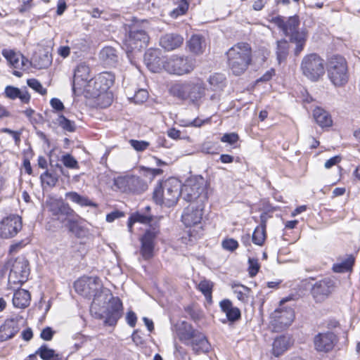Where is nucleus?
<instances>
[{
  "instance_id": "obj_1",
  "label": "nucleus",
  "mask_w": 360,
  "mask_h": 360,
  "mask_svg": "<svg viewBox=\"0 0 360 360\" xmlns=\"http://www.w3.org/2000/svg\"><path fill=\"white\" fill-rule=\"evenodd\" d=\"M75 291L82 296L93 299L91 311H94L97 307L108 303L106 310L101 318L105 319V323L109 326L116 324L122 314V303L118 297H112L110 290L103 288V284L98 277L83 276L74 283Z\"/></svg>"
},
{
  "instance_id": "obj_49",
  "label": "nucleus",
  "mask_w": 360,
  "mask_h": 360,
  "mask_svg": "<svg viewBox=\"0 0 360 360\" xmlns=\"http://www.w3.org/2000/svg\"><path fill=\"white\" fill-rule=\"evenodd\" d=\"M27 84L30 88L41 95H45L47 92L46 89L44 88L41 84L36 79H27Z\"/></svg>"
},
{
  "instance_id": "obj_54",
  "label": "nucleus",
  "mask_w": 360,
  "mask_h": 360,
  "mask_svg": "<svg viewBox=\"0 0 360 360\" xmlns=\"http://www.w3.org/2000/svg\"><path fill=\"white\" fill-rule=\"evenodd\" d=\"M249 274L251 277L255 276L259 269V265L257 259L253 258H249Z\"/></svg>"
},
{
  "instance_id": "obj_62",
  "label": "nucleus",
  "mask_w": 360,
  "mask_h": 360,
  "mask_svg": "<svg viewBox=\"0 0 360 360\" xmlns=\"http://www.w3.org/2000/svg\"><path fill=\"white\" fill-rule=\"evenodd\" d=\"M51 105L56 110H62L64 108L63 103L58 98H52L50 101Z\"/></svg>"
},
{
  "instance_id": "obj_32",
  "label": "nucleus",
  "mask_w": 360,
  "mask_h": 360,
  "mask_svg": "<svg viewBox=\"0 0 360 360\" xmlns=\"http://www.w3.org/2000/svg\"><path fill=\"white\" fill-rule=\"evenodd\" d=\"M231 288L233 294L240 302L243 304H247L248 302L251 292L250 288L238 283L232 284Z\"/></svg>"
},
{
  "instance_id": "obj_40",
  "label": "nucleus",
  "mask_w": 360,
  "mask_h": 360,
  "mask_svg": "<svg viewBox=\"0 0 360 360\" xmlns=\"http://www.w3.org/2000/svg\"><path fill=\"white\" fill-rule=\"evenodd\" d=\"M152 217L149 214H143L139 212L134 213L129 219L128 228L131 231L132 224L136 222L141 224H148L150 222Z\"/></svg>"
},
{
  "instance_id": "obj_50",
  "label": "nucleus",
  "mask_w": 360,
  "mask_h": 360,
  "mask_svg": "<svg viewBox=\"0 0 360 360\" xmlns=\"http://www.w3.org/2000/svg\"><path fill=\"white\" fill-rule=\"evenodd\" d=\"M148 98V93L146 89H141L136 91L134 97L132 98L135 103H143Z\"/></svg>"
},
{
  "instance_id": "obj_14",
  "label": "nucleus",
  "mask_w": 360,
  "mask_h": 360,
  "mask_svg": "<svg viewBox=\"0 0 360 360\" xmlns=\"http://www.w3.org/2000/svg\"><path fill=\"white\" fill-rule=\"evenodd\" d=\"M46 206L49 212L61 222L75 214L73 210L60 199L49 197L46 201Z\"/></svg>"
},
{
  "instance_id": "obj_60",
  "label": "nucleus",
  "mask_w": 360,
  "mask_h": 360,
  "mask_svg": "<svg viewBox=\"0 0 360 360\" xmlns=\"http://www.w3.org/2000/svg\"><path fill=\"white\" fill-rule=\"evenodd\" d=\"M127 323L131 326L134 327L136 323V316L134 312L133 311H129L127 314Z\"/></svg>"
},
{
  "instance_id": "obj_64",
  "label": "nucleus",
  "mask_w": 360,
  "mask_h": 360,
  "mask_svg": "<svg viewBox=\"0 0 360 360\" xmlns=\"http://www.w3.org/2000/svg\"><path fill=\"white\" fill-rule=\"evenodd\" d=\"M66 3L64 0H59L57 5V14L62 15L66 9Z\"/></svg>"
},
{
  "instance_id": "obj_24",
  "label": "nucleus",
  "mask_w": 360,
  "mask_h": 360,
  "mask_svg": "<svg viewBox=\"0 0 360 360\" xmlns=\"http://www.w3.org/2000/svg\"><path fill=\"white\" fill-rule=\"evenodd\" d=\"M67 227L75 237L78 238H84L88 236L89 230L84 226L73 215L67 218Z\"/></svg>"
},
{
  "instance_id": "obj_43",
  "label": "nucleus",
  "mask_w": 360,
  "mask_h": 360,
  "mask_svg": "<svg viewBox=\"0 0 360 360\" xmlns=\"http://www.w3.org/2000/svg\"><path fill=\"white\" fill-rule=\"evenodd\" d=\"M65 195L70 200L81 206L94 205L87 198L80 195L76 192H69L67 193Z\"/></svg>"
},
{
  "instance_id": "obj_22",
  "label": "nucleus",
  "mask_w": 360,
  "mask_h": 360,
  "mask_svg": "<svg viewBox=\"0 0 360 360\" xmlns=\"http://www.w3.org/2000/svg\"><path fill=\"white\" fill-rule=\"evenodd\" d=\"M336 341L333 333H319L314 338V346L317 351L327 352L333 348Z\"/></svg>"
},
{
  "instance_id": "obj_29",
  "label": "nucleus",
  "mask_w": 360,
  "mask_h": 360,
  "mask_svg": "<svg viewBox=\"0 0 360 360\" xmlns=\"http://www.w3.org/2000/svg\"><path fill=\"white\" fill-rule=\"evenodd\" d=\"M219 305L230 321H235L240 318V311L238 308L233 306L231 300L228 299L223 300L220 302Z\"/></svg>"
},
{
  "instance_id": "obj_56",
  "label": "nucleus",
  "mask_w": 360,
  "mask_h": 360,
  "mask_svg": "<svg viewBox=\"0 0 360 360\" xmlns=\"http://www.w3.org/2000/svg\"><path fill=\"white\" fill-rule=\"evenodd\" d=\"M34 62L35 65L38 67L39 68H47L51 63V57L48 55V53H46L43 56V58L41 60L37 63V60H35Z\"/></svg>"
},
{
  "instance_id": "obj_9",
  "label": "nucleus",
  "mask_w": 360,
  "mask_h": 360,
  "mask_svg": "<svg viewBox=\"0 0 360 360\" xmlns=\"http://www.w3.org/2000/svg\"><path fill=\"white\" fill-rule=\"evenodd\" d=\"M195 67V60L189 56L173 55L163 62V68L169 74L184 75L191 72Z\"/></svg>"
},
{
  "instance_id": "obj_52",
  "label": "nucleus",
  "mask_w": 360,
  "mask_h": 360,
  "mask_svg": "<svg viewBox=\"0 0 360 360\" xmlns=\"http://www.w3.org/2000/svg\"><path fill=\"white\" fill-rule=\"evenodd\" d=\"M129 143L134 150L139 152L145 150L150 145L148 141L134 139H131Z\"/></svg>"
},
{
  "instance_id": "obj_7",
  "label": "nucleus",
  "mask_w": 360,
  "mask_h": 360,
  "mask_svg": "<svg viewBox=\"0 0 360 360\" xmlns=\"http://www.w3.org/2000/svg\"><path fill=\"white\" fill-rule=\"evenodd\" d=\"M206 183L203 178H193L186 181V184L181 186V195L182 198L191 203L202 202L207 199L205 192Z\"/></svg>"
},
{
  "instance_id": "obj_26",
  "label": "nucleus",
  "mask_w": 360,
  "mask_h": 360,
  "mask_svg": "<svg viewBox=\"0 0 360 360\" xmlns=\"http://www.w3.org/2000/svg\"><path fill=\"white\" fill-rule=\"evenodd\" d=\"M158 51L156 50H148L144 55V62L148 68L153 72H158L163 67V62L158 56Z\"/></svg>"
},
{
  "instance_id": "obj_30",
  "label": "nucleus",
  "mask_w": 360,
  "mask_h": 360,
  "mask_svg": "<svg viewBox=\"0 0 360 360\" xmlns=\"http://www.w3.org/2000/svg\"><path fill=\"white\" fill-rule=\"evenodd\" d=\"M5 95L13 100L18 98L24 103H29L30 100V96L26 89H20L12 86L6 87Z\"/></svg>"
},
{
  "instance_id": "obj_63",
  "label": "nucleus",
  "mask_w": 360,
  "mask_h": 360,
  "mask_svg": "<svg viewBox=\"0 0 360 360\" xmlns=\"http://www.w3.org/2000/svg\"><path fill=\"white\" fill-rule=\"evenodd\" d=\"M181 131L179 130L176 129L175 128H172L168 130L167 135L169 137L173 139H180Z\"/></svg>"
},
{
  "instance_id": "obj_39",
  "label": "nucleus",
  "mask_w": 360,
  "mask_h": 360,
  "mask_svg": "<svg viewBox=\"0 0 360 360\" xmlns=\"http://www.w3.org/2000/svg\"><path fill=\"white\" fill-rule=\"evenodd\" d=\"M289 51V44L286 40H280L277 41L276 56L279 63L284 61Z\"/></svg>"
},
{
  "instance_id": "obj_8",
  "label": "nucleus",
  "mask_w": 360,
  "mask_h": 360,
  "mask_svg": "<svg viewBox=\"0 0 360 360\" xmlns=\"http://www.w3.org/2000/svg\"><path fill=\"white\" fill-rule=\"evenodd\" d=\"M302 74L309 80L316 82L325 74L324 60L316 53L306 55L301 63Z\"/></svg>"
},
{
  "instance_id": "obj_55",
  "label": "nucleus",
  "mask_w": 360,
  "mask_h": 360,
  "mask_svg": "<svg viewBox=\"0 0 360 360\" xmlns=\"http://www.w3.org/2000/svg\"><path fill=\"white\" fill-rule=\"evenodd\" d=\"M238 140V136L236 133L225 134L221 138L222 142H226L230 144H233Z\"/></svg>"
},
{
  "instance_id": "obj_5",
  "label": "nucleus",
  "mask_w": 360,
  "mask_h": 360,
  "mask_svg": "<svg viewBox=\"0 0 360 360\" xmlns=\"http://www.w3.org/2000/svg\"><path fill=\"white\" fill-rule=\"evenodd\" d=\"M278 25L283 33L290 37V41L295 44L294 52L296 56L299 55L304 49L307 34L305 30H298L300 25L298 16H291L287 20H279Z\"/></svg>"
},
{
  "instance_id": "obj_41",
  "label": "nucleus",
  "mask_w": 360,
  "mask_h": 360,
  "mask_svg": "<svg viewBox=\"0 0 360 360\" xmlns=\"http://www.w3.org/2000/svg\"><path fill=\"white\" fill-rule=\"evenodd\" d=\"M35 352L36 354L39 355L43 360H51L59 355L56 353L55 350L49 347L46 344L42 345Z\"/></svg>"
},
{
  "instance_id": "obj_61",
  "label": "nucleus",
  "mask_w": 360,
  "mask_h": 360,
  "mask_svg": "<svg viewBox=\"0 0 360 360\" xmlns=\"http://www.w3.org/2000/svg\"><path fill=\"white\" fill-rule=\"evenodd\" d=\"M124 214L122 212L115 211L112 212L106 216V221L108 222H112L115 219L122 217Z\"/></svg>"
},
{
  "instance_id": "obj_33",
  "label": "nucleus",
  "mask_w": 360,
  "mask_h": 360,
  "mask_svg": "<svg viewBox=\"0 0 360 360\" xmlns=\"http://www.w3.org/2000/svg\"><path fill=\"white\" fill-rule=\"evenodd\" d=\"M314 117L321 127H330L333 121L328 112L321 108H316L313 112Z\"/></svg>"
},
{
  "instance_id": "obj_36",
  "label": "nucleus",
  "mask_w": 360,
  "mask_h": 360,
  "mask_svg": "<svg viewBox=\"0 0 360 360\" xmlns=\"http://www.w3.org/2000/svg\"><path fill=\"white\" fill-rule=\"evenodd\" d=\"M82 89L92 98L98 97L103 92V86L98 84L96 79H89Z\"/></svg>"
},
{
  "instance_id": "obj_58",
  "label": "nucleus",
  "mask_w": 360,
  "mask_h": 360,
  "mask_svg": "<svg viewBox=\"0 0 360 360\" xmlns=\"http://www.w3.org/2000/svg\"><path fill=\"white\" fill-rule=\"evenodd\" d=\"M188 8V4L186 2H184L178 8H176L172 12L171 15L172 17L176 18L179 15H183L186 12Z\"/></svg>"
},
{
  "instance_id": "obj_45",
  "label": "nucleus",
  "mask_w": 360,
  "mask_h": 360,
  "mask_svg": "<svg viewBox=\"0 0 360 360\" xmlns=\"http://www.w3.org/2000/svg\"><path fill=\"white\" fill-rule=\"evenodd\" d=\"M57 122L64 130L73 132L75 130V122L68 120L63 115H60L57 119Z\"/></svg>"
},
{
  "instance_id": "obj_48",
  "label": "nucleus",
  "mask_w": 360,
  "mask_h": 360,
  "mask_svg": "<svg viewBox=\"0 0 360 360\" xmlns=\"http://www.w3.org/2000/svg\"><path fill=\"white\" fill-rule=\"evenodd\" d=\"M212 283L209 281H202L198 284V289L204 295L209 299H211Z\"/></svg>"
},
{
  "instance_id": "obj_23",
  "label": "nucleus",
  "mask_w": 360,
  "mask_h": 360,
  "mask_svg": "<svg viewBox=\"0 0 360 360\" xmlns=\"http://www.w3.org/2000/svg\"><path fill=\"white\" fill-rule=\"evenodd\" d=\"M184 38L177 34H167L160 40V46L167 51L174 50L181 46Z\"/></svg>"
},
{
  "instance_id": "obj_11",
  "label": "nucleus",
  "mask_w": 360,
  "mask_h": 360,
  "mask_svg": "<svg viewBox=\"0 0 360 360\" xmlns=\"http://www.w3.org/2000/svg\"><path fill=\"white\" fill-rule=\"evenodd\" d=\"M114 186L121 192L140 193L147 189V184L134 175L118 176L114 179Z\"/></svg>"
},
{
  "instance_id": "obj_13",
  "label": "nucleus",
  "mask_w": 360,
  "mask_h": 360,
  "mask_svg": "<svg viewBox=\"0 0 360 360\" xmlns=\"http://www.w3.org/2000/svg\"><path fill=\"white\" fill-rule=\"evenodd\" d=\"M30 275L28 261L23 257H18L12 262L8 283L14 284H22L27 281Z\"/></svg>"
},
{
  "instance_id": "obj_34",
  "label": "nucleus",
  "mask_w": 360,
  "mask_h": 360,
  "mask_svg": "<svg viewBox=\"0 0 360 360\" xmlns=\"http://www.w3.org/2000/svg\"><path fill=\"white\" fill-rule=\"evenodd\" d=\"M2 55L15 68H19L20 66L25 65L24 57L15 53L13 50L4 49L2 51Z\"/></svg>"
},
{
  "instance_id": "obj_46",
  "label": "nucleus",
  "mask_w": 360,
  "mask_h": 360,
  "mask_svg": "<svg viewBox=\"0 0 360 360\" xmlns=\"http://www.w3.org/2000/svg\"><path fill=\"white\" fill-rule=\"evenodd\" d=\"M224 81L225 77L221 74H214L211 75L208 80L210 84L214 88V89L221 88L224 86Z\"/></svg>"
},
{
  "instance_id": "obj_18",
  "label": "nucleus",
  "mask_w": 360,
  "mask_h": 360,
  "mask_svg": "<svg viewBox=\"0 0 360 360\" xmlns=\"http://www.w3.org/2000/svg\"><path fill=\"white\" fill-rule=\"evenodd\" d=\"M158 233V230L153 229L147 230L140 238V253L143 259L148 260L154 256L155 240Z\"/></svg>"
},
{
  "instance_id": "obj_59",
  "label": "nucleus",
  "mask_w": 360,
  "mask_h": 360,
  "mask_svg": "<svg viewBox=\"0 0 360 360\" xmlns=\"http://www.w3.org/2000/svg\"><path fill=\"white\" fill-rule=\"evenodd\" d=\"M341 159L342 158L340 155H336V156H334V157L330 158L325 162V164H324L325 168L326 169L331 168L333 166L338 164L341 161Z\"/></svg>"
},
{
  "instance_id": "obj_10",
  "label": "nucleus",
  "mask_w": 360,
  "mask_h": 360,
  "mask_svg": "<svg viewBox=\"0 0 360 360\" xmlns=\"http://www.w3.org/2000/svg\"><path fill=\"white\" fill-rule=\"evenodd\" d=\"M179 339L186 345L191 346L195 354L209 351L210 344L204 334L192 328L179 334Z\"/></svg>"
},
{
  "instance_id": "obj_53",
  "label": "nucleus",
  "mask_w": 360,
  "mask_h": 360,
  "mask_svg": "<svg viewBox=\"0 0 360 360\" xmlns=\"http://www.w3.org/2000/svg\"><path fill=\"white\" fill-rule=\"evenodd\" d=\"M216 144L211 141H206L201 146V151L206 154L217 153Z\"/></svg>"
},
{
  "instance_id": "obj_51",
  "label": "nucleus",
  "mask_w": 360,
  "mask_h": 360,
  "mask_svg": "<svg viewBox=\"0 0 360 360\" xmlns=\"http://www.w3.org/2000/svg\"><path fill=\"white\" fill-rule=\"evenodd\" d=\"M221 246L224 250L232 252L238 248V243L233 238H227L221 242Z\"/></svg>"
},
{
  "instance_id": "obj_15",
  "label": "nucleus",
  "mask_w": 360,
  "mask_h": 360,
  "mask_svg": "<svg viewBox=\"0 0 360 360\" xmlns=\"http://www.w3.org/2000/svg\"><path fill=\"white\" fill-rule=\"evenodd\" d=\"M295 319V313L291 307L276 309L271 314V323L274 328L280 331L288 327Z\"/></svg>"
},
{
  "instance_id": "obj_27",
  "label": "nucleus",
  "mask_w": 360,
  "mask_h": 360,
  "mask_svg": "<svg viewBox=\"0 0 360 360\" xmlns=\"http://www.w3.org/2000/svg\"><path fill=\"white\" fill-rule=\"evenodd\" d=\"M99 58L104 65L114 66L118 61L116 50L111 46L104 47L99 53Z\"/></svg>"
},
{
  "instance_id": "obj_38",
  "label": "nucleus",
  "mask_w": 360,
  "mask_h": 360,
  "mask_svg": "<svg viewBox=\"0 0 360 360\" xmlns=\"http://www.w3.org/2000/svg\"><path fill=\"white\" fill-rule=\"evenodd\" d=\"M354 263V257L352 255H349L344 261L335 264L333 270L337 273L347 272L352 269Z\"/></svg>"
},
{
  "instance_id": "obj_25",
  "label": "nucleus",
  "mask_w": 360,
  "mask_h": 360,
  "mask_svg": "<svg viewBox=\"0 0 360 360\" xmlns=\"http://www.w3.org/2000/svg\"><path fill=\"white\" fill-rule=\"evenodd\" d=\"M31 295L29 291L25 289H18L14 291L12 302L15 308L25 309L30 305Z\"/></svg>"
},
{
  "instance_id": "obj_44",
  "label": "nucleus",
  "mask_w": 360,
  "mask_h": 360,
  "mask_svg": "<svg viewBox=\"0 0 360 360\" xmlns=\"http://www.w3.org/2000/svg\"><path fill=\"white\" fill-rule=\"evenodd\" d=\"M94 98L96 99V103L101 108H107L112 102V94L111 92L106 91L102 92V94L98 97H94Z\"/></svg>"
},
{
  "instance_id": "obj_20",
  "label": "nucleus",
  "mask_w": 360,
  "mask_h": 360,
  "mask_svg": "<svg viewBox=\"0 0 360 360\" xmlns=\"http://www.w3.org/2000/svg\"><path fill=\"white\" fill-rule=\"evenodd\" d=\"M22 318H13L6 320L0 327V341L4 342L13 338L20 329V322Z\"/></svg>"
},
{
  "instance_id": "obj_17",
  "label": "nucleus",
  "mask_w": 360,
  "mask_h": 360,
  "mask_svg": "<svg viewBox=\"0 0 360 360\" xmlns=\"http://www.w3.org/2000/svg\"><path fill=\"white\" fill-rule=\"evenodd\" d=\"M204 204L199 203H190L187 206L182 214V222L186 226H191L200 223L203 215Z\"/></svg>"
},
{
  "instance_id": "obj_42",
  "label": "nucleus",
  "mask_w": 360,
  "mask_h": 360,
  "mask_svg": "<svg viewBox=\"0 0 360 360\" xmlns=\"http://www.w3.org/2000/svg\"><path fill=\"white\" fill-rule=\"evenodd\" d=\"M43 186L53 187L58 182V177L53 173L48 170L41 174L40 176Z\"/></svg>"
},
{
  "instance_id": "obj_4",
  "label": "nucleus",
  "mask_w": 360,
  "mask_h": 360,
  "mask_svg": "<svg viewBox=\"0 0 360 360\" xmlns=\"http://www.w3.org/2000/svg\"><path fill=\"white\" fill-rule=\"evenodd\" d=\"M180 195V181L175 178H171L155 188L153 200L161 206L170 207L176 205Z\"/></svg>"
},
{
  "instance_id": "obj_12",
  "label": "nucleus",
  "mask_w": 360,
  "mask_h": 360,
  "mask_svg": "<svg viewBox=\"0 0 360 360\" xmlns=\"http://www.w3.org/2000/svg\"><path fill=\"white\" fill-rule=\"evenodd\" d=\"M149 37L143 30L132 27L124 40V49L127 54L135 50L140 51L148 43Z\"/></svg>"
},
{
  "instance_id": "obj_19",
  "label": "nucleus",
  "mask_w": 360,
  "mask_h": 360,
  "mask_svg": "<svg viewBox=\"0 0 360 360\" xmlns=\"http://www.w3.org/2000/svg\"><path fill=\"white\" fill-rule=\"evenodd\" d=\"M333 286V281L331 279L325 278L314 285L311 294L316 302H321L332 292Z\"/></svg>"
},
{
  "instance_id": "obj_3",
  "label": "nucleus",
  "mask_w": 360,
  "mask_h": 360,
  "mask_svg": "<svg viewBox=\"0 0 360 360\" xmlns=\"http://www.w3.org/2000/svg\"><path fill=\"white\" fill-rule=\"evenodd\" d=\"M228 66L236 76L243 74L252 61V51L247 43H238L226 52Z\"/></svg>"
},
{
  "instance_id": "obj_47",
  "label": "nucleus",
  "mask_w": 360,
  "mask_h": 360,
  "mask_svg": "<svg viewBox=\"0 0 360 360\" xmlns=\"http://www.w3.org/2000/svg\"><path fill=\"white\" fill-rule=\"evenodd\" d=\"M61 162L68 168L78 169L79 164L77 160L70 154H65L62 156Z\"/></svg>"
},
{
  "instance_id": "obj_21",
  "label": "nucleus",
  "mask_w": 360,
  "mask_h": 360,
  "mask_svg": "<svg viewBox=\"0 0 360 360\" xmlns=\"http://www.w3.org/2000/svg\"><path fill=\"white\" fill-rule=\"evenodd\" d=\"M89 68L84 63L79 64L74 74L72 90L76 93L77 89L81 90L89 81Z\"/></svg>"
},
{
  "instance_id": "obj_57",
  "label": "nucleus",
  "mask_w": 360,
  "mask_h": 360,
  "mask_svg": "<svg viewBox=\"0 0 360 360\" xmlns=\"http://www.w3.org/2000/svg\"><path fill=\"white\" fill-rule=\"evenodd\" d=\"M54 333L55 331L51 327H46L41 330L40 337L44 340L49 341L52 339Z\"/></svg>"
},
{
  "instance_id": "obj_6",
  "label": "nucleus",
  "mask_w": 360,
  "mask_h": 360,
  "mask_svg": "<svg viewBox=\"0 0 360 360\" xmlns=\"http://www.w3.org/2000/svg\"><path fill=\"white\" fill-rule=\"evenodd\" d=\"M328 77L335 86H343L349 80L347 63L341 56L330 57L328 62Z\"/></svg>"
},
{
  "instance_id": "obj_35",
  "label": "nucleus",
  "mask_w": 360,
  "mask_h": 360,
  "mask_svg": "<svg viewBox=\"0 0 360 360\" xmlns=\"http://www.w3.org/2000/svg\"><path fill=\"white\" fill-rule=\"evenodd\" d=\"M262 223L257 226L252 234V241L257 245H262L266 238V220L264 216H261Z\"/></svg>"
},
{
  "instance_id": "obj_31",
  "label": "nucleus",
  "mask_w": 360,
  "mask_h": 360,
  "mask_svg": "<svg viewBox=\"0 0 360 360\" xmlns=\"http://www.w3.org/2000/svg\"><path fill=\"white\" fill-rule=\"evenodd\" d=\"M290 344V339L287 336H280L276 338L273 342V354L275 356H279L285 352Z\"/></svg>"
},
{
  "instance_id": "obj_16",
  "label": "nucleus",
  "mask_w": 360,
  "mask_h": 360,
  "mask_svg": "<svg viewBox=\"0 0 360 360\" xmlns=\"http://www.w3.org/2000/svg\"><path fill=\"white\" fill-rule=\"evenodd\" d=\"M22 228L21 218L18 215H10L0 221V237L11 238L14 237Z\"/></svg>"
},
{
  "instance_id": "obj_2",
  "label": "nucleus",
  "mask_w": 360,
  "mask_h": 360,
  "mask_svg": "<svg viewBox=\"0 0 360 360\" xmlns=\"http://www.w3.org/2000/svg\"><path fill=\"white\" fill-rule=\"evenodd\" d=\"M169 93L174 97L199 107L205 96V84L201 79L184 81L173 84Z\"/></svg>"
},
{
  "instance_id": "obj_37",
  "label": "nucleus",
  "mask_w": 360,
  "mask_h": 360,
  "mask_svg": "<svg viewBox=\"0 0 360 360\" xmlns=\"http://www.w3.org/2000/svg\"><path fill=\"white\" fill-rule=\"evenodd\" d=\"M98 84L103 86V92L108 91L115 81V76L110 72H105L100 74L95 78Z\"/></svg>"
},
{
  "instance_id": "obj_28",
  "label": "nucleus",
  "mask_w": 360,
  "mask_h": 360,
  "mask_svg": "<svg viewBox=\"0 0 360 360\" xmlns=\"http://www.w3.org/2000/svg\"><path fill=\"white\" fill-rule=\"evenodd\" d=\"M188 50L195 54H202L205 49V41L202 36L200 34H193L187 41Z\"/></svg>"
}]
</instances>
